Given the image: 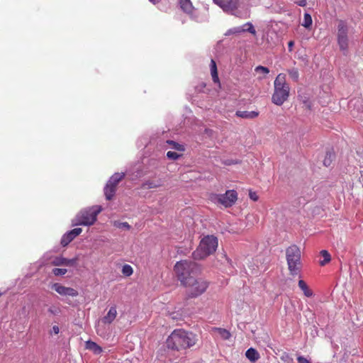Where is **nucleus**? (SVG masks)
<instances>
[{
    "instance_id": "nucleus-1",
    "label": "nucleus",
    "mask_w": 363,
    "mask_h": 363,
    "mask_svg": "<svg viewBox=\"0 0 363 363\" xmlns=\"http://www.w3.org/2000/svg\"><path fill=\"white\" fill-rule=\"evenodd\" d=\"M196 341V335L193 333L183 329H176L168 337L166 344L169 349L180 350L190 348Z\"/></svg>"
},
{
    "instance_id": "nucleus-2",
    "label": "nucleus",
    "mask_w": 363,
    "mask_h": 363,
    "mask_svg": "<svg viewBox=\"0 0 363 363\" xmlns=\"http://www.w3.org/2000/svg\"><path fill=\"white\" fill-rule=\"evenodd\" d=\"M290 93L289 84L286 82V75L279 74L274 82V93L272 101L277 106H281L289 99Z\"/></svg>"
},
{
    "instance_id": "nucleus-3",
    "label": "nucleus",
    "mask_w": 363,
    "mask_h": 363,
    "mask_svg": "<svg viewBox=\"0 0 363 363\" xmlns=\"http://www.w3.org/2000/svg\"><path fill=\"white\" fill-rule=\"evenodd\" d=\"M301 252L300 248L296 245L289 246L286 249V259L288 269L291 276H297L301 269Z\"/></svg>"
},
{
    "instance_id": "nucleus-4",
    "label": "nucleus",
    "mask_w": 363,
    "mask_h": 363,
    "mask_svg": "<svg viewBox=\"0 0 363 363\" xmlns=\"http://www.w3.org/2000/svg\"><path fill=\"white\" fill-rule=\"evenodd\" d=\"M218 247V240L213 235H207L200 242L192 255L194 259H202L213 254Z\"/></svg>"
},
{
    "instance_id": "nucleus-5",
    "label": "nucleus",
    "mask_w": 363,
    "mask_h": 363,
    "mask_svg": "<svg viewBox=\"0 0 363 363\" xmlns=\"http://www.w3.org/2000/svg\"><path fill=\"white\" fill-rule=\"evenodd\" d=\"M174 271L182 284L187 281V279L194 278L192 274H195L199 271V266L191 260H182L177 262L174 266Z\"/></svg>"
},
{
    "instance_id": "nucleus-6",
    "label": "nucleus",
    "mask_w": 363,
    "mask_h": 363,
    "mask_svg": "<svg viewBox=\"0 0 363 363\" xmlns=\"http://www.w3.org/2000/svg\"><path fill=\"white\" fill-rule=\"evenodd\" d=\"M186 288L188 298H196L203 294L208 288V282L203 279L190 278L183 284Z\"/></svg>"
},
{
    "instance_id": "nucleus-7",
    "label": "nucleus",
    "mask_w": 363,
    "mask_h": 363,
    "mask_svg": "<svg viewBox=\"0 0 363 363\" xmlns=\"http://www.w3.org/2000/svg\"><path fill=\"white\" fill-rule=\"evenodd\" d=\"M101 211L100 206H94L81 211L77 216V224L81 225H91L96 220L98 214Z\"/></svg>"
},
{
    "instance_id": "nucleus-8",
    "label": "nucleus",
    "mask_w": 363,
    "mask_h": 363,
    "mask_svg": "<svg viewBox=\"0 0 363 363\" xmlns=\"http://www.w3.org/2000/svg\"><path fill=\"white\" fill-rule=\"evenodd\" d=\"M223 11L236 17H241L242 12L239 10L240 0H213Z\"/></svg>"
},
{
    "instance_id": "nucleus-9",
    "label": "nucleus",
    "mask_w": 363,
    "mask_h": 363,
    "mask_svg": "<svg viewBox=\"0 0 363 363\" xmlns=\"http://www.w3.org/2000/svg\"><path fill=\"white\" fill-rule=\"evenodd\" d=\"M349 28L347 23L344 21H339L337 25V43L340 50L345 52L348 48L349 38H348Z\"/></svg>"
},
{
    "instance_id": "nucleus-10",
    "label": "nucleus",
    "mask_w": 363,
    "mask_h": 363,
    "mask_svg": "<svg viewBox=\"0 0 363 363\" xmlns=\"http://www.w3.org/2000/svg\"><path fill=\"white\" fill-rule=\"evenodd\" d=\"M238 199V194L235 190H229L224 194H219L216 196L215 201L225 207L232 206Z\"/></svg>"
},
{
    "instance_id": "nucleus-11",
    "label": "nucleus",
    "mask_w": 363,
    "mask_h": 363,
    "mask_svg": "<svg viewBox=\"0 0 363 363\" xmlns=\"http://www.w3.org/2000/svg\"><path fill=\"white\" fill-rule=\"evenodd\" d=\"M52 289L61 296H69L75 297L79 293L77 290L71 287H66L59 283H55L52 286Z\"/></svg>"
},
{
    "instance_id": "nucleus-12",
    "label": "nucleus",
    "mask_w": 363,
    "mask_h": 363,
    "mask_svg": "<svg viewBox=\"0 0 363 363\" xmlns=\"http://www.w3.org/2000/svg\"><path fill=\"white\" fill-rule=\"evenodd\" d=\"M78 258L67 259L62 257H56L51 261V264L54 266H68L73 267L77 264Z\"/></svg>"
},
{
    "instance_id": "nucleus-13",
    "label": "nucleus",
    "mask_w": 363,
    "mask_h": 363,
    "mask_svg": "<svg viewBox=\"0 0 363 363\" xmlns=\"http://www.w3.org/2000/svg\"><path fill=\"white\" fill-rule=\"evenodd\" d=\"M82 231L80 228H74L67 233H65L61 239V245L63 247L68 245L77 236H78Z\"/></svg>"
},
{
    "instance_id": "nucleus-14",
    "label": "nucleus",
    "mask_w": 363,
    "mask_h": 363,
    "mask_svg": "<svg viewBox=\"0 0 363 363\" xmlns=\"http://www.w3.org/2000/svg\"><path fill=\"white\" fill-rule=\"evenodd\" d=\"M117 316V308L116 306H111L106 315L101 318V322L104 324H111Z\"/></svg>"
},
{
    "instance_id": "nucleus-15",
    "label": "nucleus",
    "mask_w": 363,
    "mask_h": 363,
    "mask_svg": "<svg viewBox=\"0 0 363 363\" xmlns=\"http://www.w3.org/2000/svg\"><path fill=\"white\" fill-rule=\"evenodd\" d=\"M85 347L86 349L93 352L95 354H99L103 352L102 347L91 340L86 342Z\"/></svg>"
},
{
    "instance_id": "nucleus-16",
    "label": "nucleus",
    "mask_w": 363,
    "mask_h": 363,
    "mask_svg": "<svg viewBox=\"0 0 363 363\" xmlns=\"http://www.w3.org/2000/svg\"><path fill=\"white\" fill-rule=\"evenodd\" d=\"M245 356L251 362L253 363L257 362L260 358L259 352L252 347L249 348L246 351Z\"/></svg>"
},
{
    "instance_id": "nucleus-17",
    "label": "nucleus",
    "mask_w": 363,
    "mask_h": 363,
    "mask_svg": "<svg viewBox=\"0 0 363 363\" xmlns=\"http://www.w3.org/2000/svg\"><path fill=\"white\" fill-rule=\"evenodd\" d=\"M117 186L109 184L108 182L106 184L104 188V194L106 199L107 200H111L114 196Z\"/></svg>"
},
{
    "instance_id": "nucleus-18",
    "label": "nucleus",
    "mask_w": 363,
    "mask_h": 363,
    "mask_svg": "<svg viewBox=\"0 0 363 363\" xmlns=\"http://www.w3.org/2000/svg\"><path fill=\"white\" fill-rule=\"evenodd\" d=\"M236 116L242 118H254L258 116V113L255 111H238Z\"/></svg>"
},
{
    "instance_id": "nucleus-19",
    "label": "nucleus",
    "mask_w": 363,
    "mask_h": 363,
    "mask_svg": "<svg viewBox=\"0 0 363 363\" xmlns=\"http://www.w3.org/2000/svg\"><path fill=\"white\" fill-rule=\"evenodd\" d=\"M124 173H116L110 178L108 182L117 186L118 183L124 178Z\"/></svg>"
},
{
    "instance_id": "nucleus-20",
    "label": "nucleus",
    "mask_w": 363,
    "mask_h": 363,
    "mask_svg": "<svg viewBox=\"0 0 363 363\" xmlns=\"http://www.w3.org/2000/svg\"><path fill=\"white\" fill-rule=\"evenodd\" d=\"M298 286L303 291L306 296L311 297L313 295V292L308 289L306 283L303 280L298 281Z\"/></svg>"
},
{
    "instance_id": "nucleus-21",
    "label": "nucleus",
    "mask_w": 363,
    "mask_h": 363,
    "mask_svg": "<svg viewBox=\"0 0 363 363\" xmlns=\"http://www.w3.org/2000/svg\"><path fill=\"white\" fill-rule=\"evenodd\" d=\"M181 8L186 13H191L193 9L192 4L189 0H182Z\"/></svg>"
},
{
    "instance_id": "nucleus-22",
    "label": "nucleus",
    "mask_w": 363,
    "mask_h": 363,
    "mask_svg": "<svg viewBox=\"0 0 363 363\" xmlns=\"http://www.w3.org/2000/svg\"><path fill=\"white\" fill-rule=\"evenodd\" d=\"M210 67H211V76H212L213 80L214 82H216L218 81V77L216 64L213 60H211Z\"/></svg>"
},
{
    "instance_id": "nucleus-23",
    "label": "nucleus",
    "mask_w": 363,
    "mask_h": 363,
    "mask_svg": "<svg viewBox=\"0 0 363 363\" xmlns=\"http://www.w3.org/2000/svg\"><path fill=\"white\" fill-rule=\"evenodd\" d=\"M335 157V155L333 152L331 151H328L326 152V155H325V159L323 160V164L325 166V167H329L330 166L333 159Z\"/></svg>"
},
{
    "instance_id": "nucleus-24",
    "label": "nucleus",
    "mask_w": 363,
    "mask_h": 363,
    "mask_svg": "<svg viewBox=\"0 0 363 363\" xmlns=\"http://www.w3.org/2000/svg\"><path fill=\"white\" fill-rule=\"evenodd\" d=\"M216 330L218 332L219 336L223 340H228L231 335L230 332L223 328H216Z\"/></svg>"
},
{
    "instance_id": "nucleus-25",
    "label": "nucleus",
    "mask_w": 363,
    "mask_h": 363,
    "mask_svg": "<svg viewBox=\"0 0 363 363\" xmlns=\"http://www.w3.org/2000/svg\"><path fill=\"white\" fill-rule=\"evenodd\" d=\"M288 73L292 80H294V82L298 81L299 72H298V69H296V68L289 69H288Z\"/></svg>"
},
{
    "instance_id": "nucleus-26",
    "label": "nucleus",
    "mask_w": 363,
    "mask_h": 363,
    "mask_svg": "<svg viewBox=\"0 0 363 363\" xmlns=\"http://www.w3.org/2000/svg\"><path fill=\"white\" fill-rule=\"evenodd\" d=\"M242 27L243 29V32H248L254 35H256V30L251 23L247 22L245 23L243 26H242Z\"/></svg>"
},
{
    "instance_id": "nucleus-27",
    "label": "nucleus",
    "mask_w": 363,
    "mask_h": 363,
    "mask_svg": "<svg viewBox=\"0 0 363 363\" xmlns=\"http://www.w3.org/2000/svg\"><path fill=\"white\" fill-rule=\"evenodd\" d=\"M121 272L125 277H130L133 273V269L130 264H125L123 266Z\"/></svg>"
},
{
    "instance_id": "nucleus-28",
    "label": "nucleus",
    "mask_w": 363,
    "mask_h": 363,
    "mask_svg": "<svg viewBox=\"0 0 363 363\" xmlns=\"http://www.w3.org/2000/svg\"><path fill=\"white\" fill-rule=\"evenodd\" d=\"M320 255L323 257V260L320 262V264L324 266L330 261V255L327 250H322Z\"/></svg>"
},
{
    "instance_id": "nucleus-29",
    "label": "nucleus",
    "mask_w": 363,
    "mask_h": 363,
    "mask_svg": "<svg viewBox=\"0 0 363 363\" xmlns=\"http://www.w3.org/2000/svg\"><path fill=\"white\" fill-rule=\"evenodd\" d=\"M167 143L170 145L171 148L174 149L178 151H184L185 148L183 145H181L178 143H176L173 140H167Z\"/></svg>"
},
{
    "instance_id": "nucleus-30",
    "label": "nucleus",
    "mask_w": 363,
    "mask_h": 363,
    "mask_svg": "<svg viewBox=\"0 0 363 363\" xmlns=\"http://www.w3.org/2000/svg\"><path fill=\"white\" fill-rule=\"evenodd\" d=\"M312 18L310 14L306 13L304 14V17H303V21L302 23V26H304L305 28H308L311 26L312 25Z\"/></svg>"
},
{
    "instance_id": "nucleus-31",
    "label": "nucleus",
    "mask_w": 363,
    "mask_h": 363,
    "mask_svg": "<svg viewBox=\"0 0 363 363\" xmlns=\"http://www.w3.org/2000/svg\"><path fill=\"white\" fill-rule=\"evenodd\" d=\"M113 225L120 229L130 230V225L127 222L114 221Z\"/></svg>"
},
{
    "instance_id": "nucleus-32",
    "label": "nucleus",
    "mask_w": 363,
    "mask_h": 363,
    "mask_svg": "<svg viewBox=\"0 0 363 363\" xmlns=\"http://www.w3.org/2000/svg\"><path fill=\"white\" fill-rule=\"evenodd\" d=\"M243 33L242 27L238 26V27H234L233 28L229 29L226 32L225 35H229L230 34H238V33Z\"/></svg>"
},
{
    "instance_id": "nucleus-33",
    "label": "nucleus",
    "mask_w": 363,
    "mask_h": 363,
    "mask_svg": "<svg viewBox=\"0 0 363 363\" xmlns=\"http://www.w3.org/2000/svg\"><path fill=\"white\" fill-rule=\"evenodd\" d=\"M157 187V184L155 182L147 181L143 184L142 188L144 189H150Z\"/></svg>"
},
{
    "instance_id": "nucleus-34",
    "label": "nucleus",
    "mask_w": 363,
    "mask_h": 363,
    "mask_svg": "<svg viewBox=\"0 0 363 363\" xmlns=\"http://www.w3.org/2000/svg\"><path fill=\"white\" fill-rule=\"evenodd\" d=\"M255 71L257 73H262L263 74H267L269 73V69L267 67L261 65L256 67Z\"/></svg>"
},
{
    "instance_id": "nucleus-35",
    "label": "nucleus",
    "mask_w": 363,
    "mask_h": 363,
    "mask_svg": "<svg viewBox=\"0 0 363 363\" xmlns=\"http://www.w3.org/2000/svg\"><path fill=\"white\" fill-rule=\"evenodd\" d=\"M67 270L66 269H60V268H54L52 269V274L55 276H61L64 275L67 273Z\"/></svg>"
},
{
    "instance_id": "nucleus-36",
    "label": "nucleus",
    "mask_w": 363,
    "mask_h": 363,
    "mask_svg": "<svg viewBox=\"0 0 363 363\" xmlns=\"http://www.w3.org/2000/svg\"><path fill=\"white\" fill-rule=\"evenodd\" d=\"M180 156H181V155H179L175 152L169 151L167 153V157H168V159L172 160H176Z\"/></svg>"
},
{
    "instance_id": "nucleus-37",
    "label": "nucleus",
    "mask_w": 363,
    "mask_h": 363,
    "mask_svg": "<svg viewBox=\"0 0 363 363\" xmlns=\"http://www.w3.org/2000/svg\"><path fill=\"white\" fill-rule=\"evenodd\" d=\"M60 308L55 306H51L50 308H48V312L53 315H57L60 313Z\"/></svg>"
},
{
    "instance_id": "nucleus-38",
    "label": "nucleus",
    "mask_w": 363,
    "mask_h": 363,
    "mask_svg": "<svg viewBox=\"0 0 363 363\" xmlns=\"http://www.w3.org/2000/svg\"><path fill=\"white\" fill-rule=\"evenodd\" d=\"M297 361L298 363H311L309 359L303 356H298Z\"/></svg>"
},
{
    "instance_id": "nucleus-39",
    "label": "nucleus",
    "mask_w": 363,
    "mask_h": 363,
    "mask_svg": "<svg viewBox=\"0 0 363 363\" xmlns=\"http://www.w3.org/2000/svg\"><path fill=\"white\" fill-rule=\"evenodd\" d=\"M249 196L250 198L253 200V201H257L258 199V196L257 195V194L255 192H253L252 191H250V193H249Z\"/></svg>"
},
{
    "instance_id": "nucleus-40",
    "label": "nucleus",
    "mask_w": 363,
    "mask_h": 363,
    "mask_svg": "<svg viewBox=\"0 0 363 363\" xmlns=\"http://www.w3.org/2000/svg\"><path fill=\"white\" fill-rule=\"evenodd\" d=\"M52 331L55 334L57 335L60 332V328L57 325H54L52 328Z\"/></svg>"
},
{
    "instance_id": "nucleus-41",
    "label": "nucleus",
    "mask_w": 363,
    "mask_h": 363,
    "mask_svg": "<svg viewBox=\"0 0 363 363\" xmlns=\"http://www.w3.org/2000/svg\"><path fill=\"white\" fill-rule=\"evenodd\" d=\"M303 104H304L305 108H306L308 109H311V103L310 101H303Z\"/></svg>"
},
{
    "instance_id": "nucleus-42",
    "label": "nucleus",
    "mask_w": 363,
    "mask_h": 363,
    "mask_svg": "<svg viewBox=\"0 0 363 363\" xmlns=\"http://www.w3.org/2000/svg\"><path fill=\"white\" fill-rule=\"evenodd\" d=\"M298 5L301 6H305L306 5V0H300Z\"/></svg>"
},
{
    "instance_id": "nucleus-43",
    "label": "nucleus",
    "mask_w": 363,
    "mask_h": 363,
    "mask_svg": "<svg viewBox=\"0 0 363 363\" xmlns=\"http://www.w3.org/2000/svg\"><path fill=\"white\" fill-rule=\"evenodd\" d=\"M294 41H289L288 43V46H289V48L290 50H291V48L294 46Z\"/></svg>"
},
{
    "instance_id": "nucleus-44",
    "label": "nucleus",
    "mask_w": 363,
    "mask_h": 363,
    "mask_svg": "<svg viewBox=\"0 0 363 363\" xmlns=\"http://www.w3.org/2000/svg\"><path fill=\"white\" fill-rule=\"evenodd\" d=\"M150 1L152 2L153 4H156V1L155 0H150Z\"/></svg>"
}]
</instances>
